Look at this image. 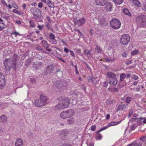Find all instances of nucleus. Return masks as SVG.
<instances>
[{"mask_svg": "<svg viewBox=\"0 0 146 146\" xmlns=\"http://www.w3.org/2000/svg\"><path fill=\"white\" fill-rule=\"evenodd\" d=\"M3 63L5 70L7 71H10L11 68H13V69L15 71L17 69L16 64L14 63L10 58H5L3 62Z\"/></svg>", "mask_w": 146, "mask_h": 146, "instance_id": "nucleus-1", "label": "nucleus"}, {"mask_svg": "<svg viewBox=\"0 0 146 146\" xmlns=\"http://www.w3.org/2000/svg\"><path fill=\"white\" fill-rule=\"evenodd\" d=\"M33 103L35 106L38 107H42L45 106L46 104V96L40 95V99H35Z\"/></svg>", "mask_w": 146, "mask_h": 146, "instance_id": "nucleus-2", "label": "nucleus"}, {"mask_svg": "<svg viewBox=\"0 0 146 146\" xmlns=\"http://www.w3.org/2000/svg\"><path fill=\"white\" fill-rule=\"evenodd\" d=\"M75 114L74 111L72 109H69L66 111H62L60 114V117L62 119L69 118Z\"/></svg>", "mask_w": 146, "mask_h": 146, "instance_id": "nucleus-3", "label": "nucleus"}, {"mask_svg": "<svg viewBox=\"0 0 146 146\" xmlns=\"http://www.w3.org/2000/svg\"><path fill=\"white\" fill-rule=\"evenodd\" d=\"M62 102L58 104L57 106V108L60 109H63L67 108L70 103V100L68 98L65 99H62Z\"/></svg>", "mask_w": 146, "mask_h": 146, "instance_id": "nucleus-4", "label": "nucleus"}, {"mask_svg": "<svg viewBox=\"0 0 146 146\" xmlns=\"http://www.w3.org/2000/svg\"><path fill=\"white\" fill-rule=\"evenodd\" d=\"M31 11L33 14V19H37L39 18L41 15L40 10L38 8L33 7L31 9Z\"/></svg>", "mask_w": 146, "mask_h": 146, "instance_id": "nucleus-5", "label": "nucleus"}, {"mask_svg": "<svg viewBox=\"0 0 146 146\" xmlns=\"http://www.w3.org/2000/svg\"><path fill=\"white\" fill-rule=\"evenodd\" d=\"M111 27L113 29H118L121 27V24L119 21L117 19H113L110 23Z\"/></svg>", "mask_w": 146, "mask_h": 146, "instance_id": "nucleus-6", "label": "nucleus"}, {"mask_svg": "<svg viewBox=\"0 0 146 146\" xmlns=\"http://www.w3.org/2000/svg\"><path fill=\"white\" fill-rule=\"evenodd\" d=\"M130 39V36L128 35H123L120 39V43L124 45H127L129 42Z\"/></svg>", "mask_w": 146, "mask_h": 146, "instance_id": "nucleus-7", "label": "nucleus"}, {"mask_svg": "<svg viewBox=\"0 0 146 146\" xmlns=\"http://www.w3.org/2000/svg\"><path fill=\"white\" fill-rule=\"evenodd\" d=\"M136 21L140 24L144 25L146 24V16L144 15L138 16L136 17Z\"/></svg>", "mask_w": 146, "mask_h": 146, "instance_id": "nucleus-8", "label": "nucleus"}, {"mask_svg": "<svg viewBox=\"0 0 146 146\" xmlns=\"http://www.w3.org/2000/svg\"><path fill=\"white\" fill-rule=\"evenodd\" d=\"M121 121L122 120H121L120 121L118 122H112L109 123L107 125V126L106 127H103L100 129L99 131H98L97 133H99L100 132L107 129V128L108 127L115 125L119 124Z\"/></svg>", "mask_w": 146, "mask_h": 146, "instance_id": "nucleus-9", "label": "nucleus"}, {"mask_svg": "<svg viewBox=\"0 0 146 146\" xmlns=\"http://www.w3.org/2000/svg\"><path fill=\"white\" fill-rule=\"evenodd\" d=\"M74 21L75 24L80 27L84 24L85 23L86 21L84 18H82L78 20H76V19L74 18Z\"/></svg>", "mask_w": 146, "mask_h": 146, "instance_id": "nucleus-10", "label": "nucleus"}, {"mask_svg": "<svg viewBox=\"0 0 146 146\" xmlns=\"http://www.w3.org/2000/svg\"><path fill=\"white\" fill-rule=\"evenodd\" d=\"M5 79L3 74L0 73V86L1 87H4L5 83Z\"/></svg>", "mask_w": 146, "mask_h": 146, "instance_id": "nucleus-11", "label": "nucleus"}, {"mask_svg": "<svg viewBox=\"0 0 146 146\" xmlns=\"http://www.w3.org/2000/svg\"><path fill=\"white\" fill-rule=\"evenodd\" d=\"M108 0H96L95 3L97 5L103 6L107 3Z\"/></svg>", "mask_w": 146, "mask_h": 146, "instance_id": "nucleus-12", "label": "nucleus"}, {"mask_svg": "<svg viewBox=\"0 0 146 146\" xmlns=\"http://www.w3.org/2000/svg\"><path fill=\"white\" fill-rule=\"evenodd\" d=\"M50 42L53 44H56L57 41L55 39V36L52 33H50L49 35Z\"/></svg>", "mask_w": 146, "mask_h": 146, "instance_id": "nucleus-13", "label": "nucleus"}, {"mask_svg": "<svg viewBox=\"0 0 146 146\" xmlns=\"http://www.w3.org/2000/svg\"><path fill=\"white\" fill-rule=\"evenodd\" d=\"M61 131L60 136L63 139L69 133V131L68 130H63Z\"/></svg>", "mask_w": 146, "mask_h": 146, "instance_id": "nucleus-14", "label": "nucleus"}, {"mask_svg": "<svg viewBox=\"0 0 146 146\" xmlns=\"http://www.w3.org/2000/svg\"><path fill=\"white\" fill-rule=\"evenodd\" d=\"M106 5L104 7L105 9L107 11H111L113 7L112 4L110 3H107Z\"/></svg>", "mask_w": 146, "mask_h": 146, "instance_id": "nucleus-15", "label": "nucleus"}, {"mask_svg": "<svg viewBox=\"0 0 146 146\" xmlns=\"http://www.w3.org/2000/svg\"><path fill=\"white\" fill-rule=\"evenodd\" d=\"M42 65V63L41 62H39L37 64H35L34 62L33 64V68L35 70H36L39 68H40V66Z\"/></svg>", "mask_w": 146, "mask_h": 146, "instance_id": "nucleus-16", "label": "nucleus"}, {"mask_svg": "<svg viewBox=\"0 0 146 146\" xmlns=\"http://www.w3.org/2000/svg\"><path fill=\"white\" fill-rule=\"evenodd\" d=\"M106 76L108 78H114L116 76V74L111 72H109L107 73Z\"/></svg>", "mask_w": 146, "mask_h": 146, "instance_id": "nucleus-17", "label": "nucleus"}, {"mask_svg": "<svg viewBox=\"0 0 146 146\" xmlns=\"http://www.w3.org/2000/svg\"><path fill=\"white\" fill-rule=\"evenodd\" d=\"M117 83V79L115 78H112L110 81L109 83L112 85H115Z\"/></svg>", "mask_w": 146, "mask_h": 146, "instance_id": "nucleus-18", "label": "nucleus"}, {"mask_svg": "<svg viewBox=\"0 0 146 146\" xmlns=\"http://www.w3.org/2000/svg\"><path fill=\"white\" fill-rule=\"evenodd\" d=\"M15 146H22L23 141L21 139H19L17 140L15 143Z\"/></svg>", "mask_w": 146, "mask_h": 146, "instance_id": "nucleus-19", "label": "nucleus"}, {"mask_svg": "<svg viewBox=\"0 0 146 146\" xmlns=\"http://www.w3.org/2000/svg\"><path fill=\"white\" fill-rule=\"evenodd\" d=\"M19 57L18 55L15 54H13L12 56V58L11 59L12 60V61L14 63L16 64V62L17 61L18 59H19Z\"/></svg>", "mask_w": 146, "mask_h": 146, "instance_id": "nucleus-20", "label": "nucleus"}, {"mask_svg": "<svg viewBox=\"0 0 146 146\" xmlns=\"http://www.w3.org/2000/svg\"><path fill=\"white\" fill-rule=\"evenodd\" d=\"M7 119L6 116L4 115H2L0 117V120L3 123L6 122Z\"/></svg>", "mask_w": 146, "mask_h": 146, "instance_id": "nucleus-21", "label": "nucleus"}, {"mask_svg": "<svg viewBox=\"0 0 146 146\" xmlns=\"http://www.w3.org/2000/svg\"><path fill=\"white\" fill-rule=\"evenodd\" d=\"M54 68V66L52 65H50L48 66L46 69V71L51 72L53 71Z\"/></svg>", "mask_w": 146, "mask_h": 146, "instance_id": "nucleus-22", "label": "nucleus"}, {"mask_svg": "<svg viewBox=\"0 0 146 146\" xmlns=\"http://www.w3.org/2000/svg\"><path fill=\"white\" fill-rule=\"evenodd\" d=\"M91 50H88L87 49H84V52L85 55L87 56H90L91 55Z\"/></svg>", "mask_w": 146, "mask_h": 146, "instance_id": "nucleus-23", "label": "nucleus"}, {"mask_svg": "<svg viewBox=\"0 0 146 146\" xmlns=\"http://www.w3.org/2000/svg\"><path fill=\"white\" fill-rule=\"evenodd\" d=\"M133 3L137 7H141L140 2L137 0H133Z\"/></svg>", "mask_w": 146, "mask_h": 146, "instance_id": "nucleus-24", "label": "nucleus"}, {"mask_svg": "<svg viewBox=\"0 0 146 146\" xmlns=\"http://www.w3.org/2000/svg\"><path fill=\"white\" fill-rule=\"evenodd\" d=\"M123 12L125 15L129 16H131V14L130 13L129 10L127 9H125L123 10Z\"/></svg>", "mask_w": 146, "mask_h": 146, "instance_id": "nucleus-25", "label": "nucleus"}, {"mask_svg": "<svg viewBox=\"0 0 146 146\" xmlns=\"http://www.w3.org/2000/svg\"><path fill=\"white\" fill-rule=\"evenodd\" d=\"M95 51L99 53H101L102 52V49L100 47L98 46H96V48L95 49Z\"/></svg>", "mask_w": 146, "mask_h": 146, "instance_id": "nucleus-26", "label": "nucleus"}, {"mask_svg": "<svg viewBox=\"0 0 146 146\" xmlns=\"http://www.w3.org/2000/svg\"><path fill=\"white\" fill-rule=\"evenodd\" d=\"M126 75L124 73H122L120 75V80L121 81H123L126 77Z\"/></svg>", "mask_w": 146, "mask_h": 146, "instance_id": "nucleus-27", "label": "nucleus"}, {"mask_svg": "<svg viewBox=\"0 0 146 146\" xmlns=\"http://www.w3.org/2000/svg\"><path fill=\"white\" fill-rule=\"evenodd\" d=\"M114 2L116 4L120 5L122 3L123 0H113Z\"/></svg>", "mask_w": 146, "mask_h": 146, "instance_id": "nucleus-28", "label": "nucleus"}, {"mask_svg": "<svg viewBox=\"0 0 146 146\" xmlns=\"http://www.w3.org/2000/svg\"><path fill=\"white\" fill-rule=\"evenodd\" d=\"M125 108V106L124 104L120 105L118 108V110H123Z\"/></svg>", "mask_w": 146, "mask_h": 146, "instance_id": "nucleus-29", "label": "nucleus"}, {"mask_svg": "<svg viewBox=\"0 0 146 146\" xmlns=\"http://www.w3.org/2000/svg\"><path fill=\"white\" fill-rule=\"evenodd\" d=\"M97 133L98 134L96 135V139L97 140H101L102 138V136L101 134L98 133H97Z\"/></svg>", "mask_w": 146, "mask_h": 146, "instance_id": "nucleus-30", "label": "nucleus"}, {"mask_svg": "<svg viewBox=\"0 0 146 146\" xmlns=\"http://www.w3.org/2000/svg\"><path fill=\"white\" fill-rule=\"evenodd\" d=\"M142 119H143V118L141 117L139 118H132L131 119V121L133 122L134 121H136L137 120V121H139L141 120Z\"/></svg>", "mask_w": 146, "mask_h": 146, "instance_id": "nucleus-31", "label": "nucleus"}, {"mask_svg": "<svg viewBox=\"0 0 146 146\" xmlns=\"http://www.w3.org/2000/svg\"><path fill=\"white\" fill-rule=\"evenodd\" d=\"M31 62L32 61L31 59H28L26 60V62L25 63V65L26 66L29 65L31 64Z\"/></svg>", "mask_w": 146, "mask_h": 146, "instance_id": "nucleus-32", "label": "nucleus"}, {"mask_svg": "<svg viewBox=\"0 0 146 146\" xmlns=\"http://www.w3.org/2000/svg\"><path fill=\"white\" fill-rule=\"evenodd\" d=\"M138 141H139L136 140L134 141L133 142L129 144L127 146H137V145H138L137 143H138Z\"/></svg>", "mask_w": 146, "mask_h": 146, "instance_id": "nucleus-33", "label": "nucleus"}, {"mask_svg": "<svg viewBox=\"0 0 146 146\" xmlns=\"http://www.w3.org/2000/svg\"><path fill=\"white\" fill-rule=\"evenodd\" d=\"M36 49L39 51H40L42 52H44L45 51L43 50V49L41 48L40 46H37L36 48Z\"/></svg>", "mask_w": 146, "mask_h": 146, "instance_id": "nucleus-34", "label": "nucleus"}, {"mask_svg": "<svg viewBox=\"0 0 146 146\" xmlns=\"http://www.w3.org/2000/svg\"><path fill=\"white\" fill-rule=\"evenodd\" d=\"M48 6L50 8L53 7L54 6V4L51 3V2L50 0H48L47 2Z\"/></svg>", "mask_w": 146, "mask_h": 146, "instance_id": "nucleus-35", "label": "nucleus"}, {"mask_svg": "<svg viewBox=\"0 0 146 146\" xmlns=\"http://www.w3.org/2000/svg\"><path fill=\"white\" fill-rule=\"evenodd\" d=\"M139 54V51L137 50H135L132 52L131 53V54L132 56L137 55L138 54Z\"/></svg>", "mask_w": 146, "mask_h": 146, "instance_id": "nucleus-36", "label": "nucleus"}, {"mask_svg": "<svg viewBox=\"0 0 146 146\" xmlns=\"http://www.w3.org/2000/svg\"><path fill=\"white\" fill-rule=\"evenodd\" d=\"M141 9L142 10L145 11H146V2L143 3Z\"/></svg>", "mask_w": 146, "mask_h": 146, "instance_id": "nucleus-37", "label": "nucleus"}, {"mask_svg": "<svg viewBox=\"0 0 146 146\" xmlns=\"http://www.w3.org/2000/svg\"><path fill=\"white\" fill-rule=\"evenodd\" d=\"M139 139L143 142H145L146 141V136L141 137H140Z\"/></svg>", "mask_w": 146, "mask_h": 146, "instance_id": "nucleus-38", "label": "nucleus"}, {"mask_svg": "<svg viewBox=\"0 0 146 146\" xmlns=\"http://www.w3.org/2000/svg\"><path fill=\"white\" fill-rule=\"evenodd\" d=\"M101 84L103 86L105 87H107L108 85V82L105 81L103 82Z\"/></svg>", "mask_w": 146, "mask_h": 146, "instance_id": "nucleus-39", "label": "nucleus"}, {"mask_svg": "<svg viewBox=\"0 0 146 146\" xmlns=\"http://www.w3.org/2000/svg\"><path fill=\"white\" fill-rule=\"evenodd\" d=\"M96 127L95 125H92L91 127V130L92 131H94L95 130Z\"/></svg>", "mask_w": 146, "mask_h": 146, "instance_id": "nucleus-40", "label": "nucleus"}, {"mask_svg": "<svg viewBox=\"0 0 146 146\" xmlns=\"http://www.w3.org/2000/svg\"><path fill=\"white\" fill-rule=\"evenodd\" d=\"M131 78L134 80H137L138 79V77L135 74H133L131 76Z\"/></svg>", "mask_w": 146, "mask_h": 146, "instance_id": "nucleus-41", "label": "nucleus"}, {"mask_svg": "<svg viewBox=\"0 0 146 146\" xmlns=\"http://www.w3.org/2000/svg\"><path fill=\"white\" fill-rule=\"evenodd\" d=\"M93 77L91 76H88L87 77L88 81L89 82L91 81L92 80Z\"/></svg>", "mask_w": 146, "mask_h": 146, "instance_id": "nucleus-42", "label": "nucleus"}, {"mask_svg": "<svg viewBox=\"0 0 146 146\" xmlns=\"http://www.w3.org/2000/svg\"><path fill=\"white\" fill-rule=\"evenodd\" d=\"M131 98L130 97H127L126 99V102L127 103H129L131 101Z\"/></svg>", "mask_w": 146, "mask_h": 146, "instance_id": "nucleus-43", "label": "nucleus"}, {"mask_svg": "<svg viewBox=\"0 0 146 146\" xmlns=\"http://www.w3.org/2000/svg\"><path fill=\"white\" fill-rule=\"evenodd\" d=\"M118 91V89L117 88H113L111 90L112 92H117Z\"/></svg>", "mask_w": 146, "mask_h": 146, "instance_id": "nucleus-44", "label": "nucleus"}, {"mask_svg": "<svg viewBox=\"0 0 146 146\" xmlns=\"http://www.w3.org/2000/svg\"><path fill=\"white\" fill-rule=\"evenodd\" d=\"M105 61L107 62H110L114 60V59H111L109 58H106L105 59Z\"/></svg>", "mask_w": 146, "mask_h": 146, "instance_id": "nucleus-45", "label": "nucleus"}, {"mask_svg": "<svg viewBox=\"0 0 146 146\" xmlns=\"http://www.w3.org/2000/svg\"><path fill=\"white\" fill-rule=\"evenodd\" d=\"M46 27H47L48 30H50L52 32H53V28L50 26H48V25H46Z\"/></svg>", "mask_w": 146, "mask_h": 146, "instance_id": "nucleus-46", "label": "nucleus"}, {"mask_svg": "<svg viewBox=\"0 0 146 146\" xmlns=\"http://www.w3.org/2000/svg\"><path fill=\"white\" fill-rule=\"evenodd\" d=\"M30 80L32 83H35L36 82V80L33 78H30Z\"/></svg>", "mask_w": 146, "mask_h": 146, "instance_id": "nucleus-47", "label": "nucleus"}, {"mask_svg": "<svg viewBox=\"0 0 146 146\" xmlns=\"http://www.w3.org/2000/svg\"><path fill=\"white\" fill-rule=\"evenodd\" d=\"M30 25L32 27H35V24L34 23L32 20H31L30 21Z\"/></svg>", "mask_w": 146, "mask_h": 146, "instance_id": "nucleus-48", "label": "nucleus"}, {"mask_svg": "<svg viewBox=\"0 0 146 146\" xmlns=\"http://www.w3.org/2000/svg\"><path fill=\"white\" fill-rule=\"evenodd\" d=\"M1 24L3 25L2 26L3 27H1L0 25V31H2L3 29L5 27V25L3 23H2Z\"/></svg>", "mask_w": 146, "mask_h": 146, "instance_id": "nucleus-49", "label": "nucleus"}, {"mask_svg": "<svg viewBox=\"0 0 146 146\" xmlns=\"http://www.w3.org/2000/svg\"><path fill=\"white\" fill-rule=\"evenodd\" d=\"M73 121L72 119H68L67 120V122L68 124H70L73 122Z\"/></svg>", "mask_w": 146, "mask_h": 146, "instance_id": "nucleus-50", "label": "nucleus"}, {"mask_svg": "<svg viewBox=\"0 0 146 146\" xmlns=\"http://www.w3.org/2000/svg\"><path fill=\"white\" fill-rule=\"evenodd\" d=\"M1 2L2 4L5 5L6 6H7V5L6 2L4 0H1Z\"/></svg>", "mask_w": 146, "mask_h": 146, "instance_id": "nucleus-51", "label": "nucleus"}, {"mask_svg": "<svg viewBox=\"0 0 146 146\" xmlns=\"http://www.w3.org/2000/svg\"><path fill=\"white\" fill-rule=\"evenodd\" d=\"M131 61L129 60L126 61L125 63L127 65H128L129 64H131Z\"/></svg>", "mask_w": 146, "mask_h": 146, "instance_id": "nucleus-52", "label": "nucleus"}, {"mask_svg": "<svg viewBox=\"0 0 146 146\" xmlns=\"http://www.w3.org/2000/svg\"><path fill=\"white\" fill-rule=\"evenodd\" d=\"M70 52L71 55L72 56H73V57L75 56V55H74V52L73 51H72L71 50H70Z\"/></svg>", "mask_w": 146, "mask_h": 146, "instance_id": "nucleus-53", "label": "nucleus"}, {"mask_svg": "<svg viewBox=\"0 0 146 146\" xmlns=\"http://www.w3.org/2000/svg\"><path fill=\"white\" fill-rule=\"evenodd\" d=\"M61 146H72V145L69 143L63 144Z\"/></svg>", "mask_w": 146, "mask_h": 146, "instance_id": "nucleus-54", "label": "nucleus"}, {"mask_svg": "<svg viewBox=\"0 0 146 146\" xmlns=\"http://www.w3.org/2000/svg\"><path fill=\"white\" fill-rule=\"evenodd\" d=\"M127 55V54L126 52H123L122 54V56L123 57H126Z\"/></svg>", "mask_w": 146, "mask_h": 146, "instance_id": "nucleus-55", "label": "nucleus"}, {"mask_svg": "<svg viewBox=\"0 0 146 146\" xmlns=\"http://www.w3.org/2000/svg\"><path fill=\"white\" fill-rule=\"evenodd\" d=\"M43 4L42 2L40 3L38 5V7L40 8H41L42 7Z\"/></svg>", "mask_w": 146, "mask_h": 146, "instance_id": "nucleus-56", "label": "nucleus"}, {"mask_svg": "<svg viewBox=\"0 0 146 146\" xmlns=\"http://www.w3.org/2000/svg\"><path fill=\"white\" fill-rule=\"evenodd\" d=\"M106 119L107 120L109 119L110 117V114H107L106 116Z\"/></svg>", "mask_w": 146, "mask_h": 146, "instance_id": "nucleus-57", "label": "nucleus"}, {"mask_svg": "<svg viewBox=\"0 0 146 146\" xmlns=\"http://www.w3.org/2000/svg\"><path fill=\"white\" fill-rule=\"evenodd\" d=\"M12 5L13 7L17 9L18 8V6L17 5H15L14 4H12Z\"/></svg>", "mask_w": 146, "mask_h": 146, "instance_id": "nucleus-58", "label": "nucleus"}, {"mask_svg": "<svg viewBox=\"0 0 146 146\" xmlns=\"http://www.w3.org/2000/svg\"><path fill=\"white\" fill-rule=\"evenodd\" d=\"M138 143H137L138 145H137V146H142V144L139 141H137Z\"/></svg>", "mask_w": 146, "mask_h": 146, "instance_id": "nucleus-59", "label": "nucleus"}, {"mask_svg": "<svg viewBox=\"0 0 146 146\" xmlns=\"http://www.w3.org/2000/svg\"><path fill=\"white\" fill-rule=\"evenodd\" d=\"M64 51L66 53H68L69 52V50L66 48H64Z\"/></svg>", "mask_w": 146, "mask_h": 146, "instance_id": "nucleus-60", "label": "nucleus"}, {"mask_svg": "<svg viewBox=\"0 0 146 146\" xmlns=\"http://www.w3.org/2000/svg\"><path fill=\"white\" fill-rule=\"evenodd\" d=\"M38 27L40 30L43 28V26H42L38 25Z\"/></svg>", "mask_w": 146, "mask_h": 146, "instance_id": "nucleus-61", "label": "nucleus"}, {"mask_svg": "<svg viewBox=\"0 0 146 146\" xmlns=\"http://www.w3.org/2000/svg\"><path fill=\"white\" fill-rule=\"evenodd\" d=\"M42 43L43 45H44V46H45V45H46V41L45 40H42Z\"/></svg>", "mask_w": 146, "mask_h": 146, "instance_id": "nucleus-62", "label": "nucleus"}, {"mask_svg": "<svg viewBox=\"0 0 146 146\" xmlns=\"http://www.w3.org/2000/svg\"><path fill=\"white\" fill-rule=\"evenodd\" d=\"M13 34H14L15 35H19V33H17V32L15 31V32H14Z\"/></svg>", "mask_w": 146, "mask_h": 146, "instance_id": "nucleus-63", "label": "nucleus"}, {"mask_svg": "<svg viewBox=\"0 0 146 146\" xmlns=\"http://www.w3.org/2000/svg\"><path fill=\"white\" fill-rule=\"evenodd\" d=\"M48 21V22L50 23L51 22V21L50 20V17H46Z\"/></svg>", "mask_w": 146, "mask_h": 146, "instance_id": "nucleus-64", "label": "nucleus"}]
</instances>
